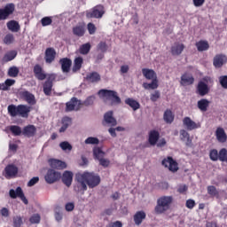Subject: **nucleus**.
Instances as JSON below:
<instances>
[{
    "instance_id": "nucleus-31",
    "label": "nucleus",
    "mask_w": 227,
    "mask_h": 227,
    "mask_svg": "<svg viewBox=\"0 0 227 227\" xmlns=\"http://www.w3.org/2000/svg\"><path fill=\"white\" fill-rule=\"evenodd\" d=\"M195 47H197L199 52H205V51L210 49V44L208 43V41L200 40L195 43Z\"/></svg>"
},
{
    "instance_id": "nucleus-35",
    "label": "nucleus",
    "mask_w": 227,
    "mask_h": 227,
    "mask_svg": "<svg viewBox=\"0 0 227 227\" xmlns=\"http://www.w3.org/2000/svg\"><path fill=\"white\" fill-rule=\"evenodd\" d=\"M125 104H127V106H129V107H131L133 111H137V109L141 107V105L139 104V102L130 98H128L125 99Z\"/></svg>"
},
{
    "instance_id": "nucleus-57",
    "label": "nucleus",
    "mask_w": 227,
    "mask_h": 227,
    "mask_svg": "<svg viewBox=\"0 0 227 227\" xmlns=\"http://www.w3.org/2000/svg\"><path fill=\"white\" fill-rule=\"evenodd\" d=\"M107 43L106 42H100L98 44V51H101V52H107Z\"/></svg>"
},
{
    "instance_id": "nucleus-53",
    "label": "nucleus",
    "mask_w": 227,
    "mask_h": 227,
    "mask_svg": "<svg viewBox=\"0 0 227 227\" xmlns=\"http://www.w3.org/2000/svg\"><path fill=\"white\" fill-rule=\"evenodd\" d=\"M98 162H99V166H102L103 168H109V166L111 165V160L104 157L99 159Z\"/></svg>"
},
{
    "instance_id": "nucleus-30",
    "label": "nucleus",
    "mask_w": 227,
    "mask_h": 227,
    "mask_svg": "<svg viewBox=\"0 0 227 227\" xmlns=\"http://www.w3.org/2000/svg\"><path fill=\"white\" fill-rule=\"evenodd\" d=\"M210 101H208V99L207 98H201L197 102L198 109H200V111H201L202 113H207V111H208Z\"/></svg>"
},
{
    "instance_id": "nucleus-64",
    "label": "nucleus",
    "mask_w": 227,
    "mask_h": 227,
    "mask_svg": "<svg viewBox=\"0 0 227 227\" xmlns=\"http://www.w3.org/2000/svg\"><path fill=\"white\" fill-rule=\"evenodd\" d=\"M107 227H123V223L120 221H116L108 224Z\"/></svg>"
},
{
    "instance_id": "nucleus-4",
    "label": "nucleus",
    "mask_w": 227,
    "mask_h": 227,
    "mask_svg": "<svg viewBox=\"0 0 227 227\" xmlns=\"http://www.w3.org/2000/svg\"><path fill=\"white\" fill-rule=\"evenodd\" d=\"M98 95L100 98H102V100H111L112 105L121 104V98H120V97L118 96V92L114 90L102 89L98 90Z\"/></svg>"
},
{
    "instance_id": "nucleus-32",
    "label": "nucleus",
    "mask_w": 227,
    "mask_h": 227,
    "mask_svg": "<svg viewBox=\"0 0 227 227\" xmlns=\"http://www.w3.org/2000/svg\"><path fill=\"white\" fill-rule=\"evenodd\" d=\"M179 137L181 141H186V146H191L192 145V139H191V135L185 129H181L179 131Z\"/></svg>"
},
{
    "instance_id": "nucleus-46",
    "label": "nucleus",
    "mask_w": 227,
    "mask_h": 227,
    "mask_svg": "<svg viewBox=\"0 0 227 227\" xmlns=\"http://www.w3.org/2000/svg\"><path fill=\"white\" fill-rule=\"evenodd\" d=\"M13 42H15V36L13 35V34H7L4 37V43H5V45H12Z\"/></svg>"
},
{
    "instance_id": "nucleus-52",
    "label": "nucleus",
    "mask_w": 227,
    "mask_h": 227,
    "mask_svg": "<svg viewBox=\"0 0 227 227\" xmlns=\"http://www.w3.org/2000/svg\"><path fill=\"white\" fill-rule=\"evenodd\" d=\"M209 158L211 160H219V153L217 152V150L213 149L210 151L209 153Z\"/></svg>"
},
{
    "instance_id": "nucleus-56",
    "label": "nucleus",
    "mask_w": 227,
    "mask_h": 227,
    "mask_svg": "<svg viewBox=\"0 0 227 227\" xmlns=\"http://www.w3.org/2000/svg\"><path fill=\"white\" fill-rule=\"evenodd\" d=\"M219 82L223 90H227V75L220 76Z\"/></svg>"
},
{
    "instance_id": "nucleus-51",
    "label": "nucleus",
    "mask_w": 227,
    "mask_h": 227,
    "mask_svg": "<svg viewBox=\"0 0 227 227\" xmlns=\"http://www.w3.org/2000/svg\"><path fill=\"white\" fill-rule=\"evenodd\" d=\"M85 145H98L100 143V140H98L95 137H89L85 141Z\"/></svg>"
},
{
    "instance_id": "nucleus-11",
    "label": "nucleus",
    "mask_w": 227,
    "mask_h": 227,
    "mask_svg": "<svg viewBox=\"0 0 227 227\" xmlns=\"http://www.w3.org/2000/svg\"><path fill=\"white\" fill-rule=\"evenodd\" d=\"M82 107V102L77 99V98H72L69 102L66 104V111L70 113V111H79Z\"/></svg>"
},
{
    "instance_id": "nucleus-13",
    "label": "nucleus",
    "mask_w": 227,
    "mask_h": 227,
    "mask_svg": "<svg viewBox=\"0 0 227 227\" xmlns=\"http://www.w3.org/2000/svg\"><path fill=\"white\" fill-rule=\"evenodd\" d=\"M4 173V176L7 180H10V178H15L19 174V168L13 164H9L5 167Z\"/></svg>"
},
{
    "instance_id": "nucleus-48",
    "label": "nucleus",
    "mask_w": 227,
    "mask_h": 227,
    "mask_svg": "<svg viewBox=\"0 0 227 227\" xmlns=\"http://www.w3.org/2000/svg\"><path fill=\"white\" fill-rule=\"evenodd\" d=\"M207 194H209V196H212V198H214L215 196H219V192L217 191V188H215V186L209 185L207 186Z\"/></svg>"
},
{
    "instance_id": "nucleus-61",
    "label": "nucleus",
    "mask_w": 227,
    "mask_h": 227,
    "mask_svg": "<svg viewBox=\"0 0 227 227\" xmlns=\"http://www.w3.org/2000/svg\"><path fill=\"white\" fill-rule=\"evenodd\" d=\"M151 100L152 102H157L159 98H160V92L159 90H155L154 93L151 94Z\"/></svg>"
},
{
    "instance_id": "nucleus-17",
    "label": "nucleus",
    "mask_w": 227,
    "mask_h": 227,
    "mask_svg": "<svg viewBox=\"0 0 227 227\" xmlns=\"http://www.w3.org/2000/svg\"><path fill=\"white\" fill-rule=\"evenodd\" d=\"M59 65H61V70L64 74H68L72 67V59L68 58H63L59 59Z\"/></svg>"
},
{
    "instance_id": "nucleus-55",
    "label": "nucleus",
    "mask_w": 227,
    "mask_h": 227,
    "mask_svg": "<svg viewBox=\"0 0 227 227\" xmlns=\"http://www.w3.org/2000/svg\"><path fill=\"white\" fill-rule=\"evenodd\" d=\"M87 29L89 31V35H95V33H97V27H95V24L91 22L88 23Z\"/></svg>"
},
{
    "instance_id": "nucleus-38",
    "label": "nucleus",
    "mask_w": 227,
    "mask_h": 227,
    "mask_svg": "<svg viewBox=\"0 0 227 227\" xmlns=\"http://www.w3.org/2000/svg\"><path fill=\"white\" fill-rule=\"evenodd\" d=\"M17 58V51H11L4 54L3 57V61L4 63H8L10 61H13L14 59Z\"/></svg>"
},
{
    "instance_id": "nucleus-28",
    "label": "nucleus",
    "mask_w": 227,
    "mask_h": 227,
    "mask_svg": "<svg viewBox=\"0 0 227 227\" xmlns=\"http://www.w3.org/2000/svg\"><path fill=\"white\" fill-rule=\"evenodd\" d=\"M7 28L12 33H19L20 31V24L15 20H12L6 23Z\"/></svg>"
},
{
    "instance_id": "nucleus-18",
    "label": "nucleus",
    "mask_w": 227,
    "mask_h": 227,
    "mask_svg": "<svg viewBox=\"0 0 227 227\" xmlns=\"http://www.w3.org/2000/svg\"><path fill=\"white\" fill-rule=\"evenodd\" d=\"M224 63H227V57L223 54L215 56L213 59V65L215 68H221Z\"/></svg>"
},
{
    "instance_id": "nucleus-21",
    "label": "nucleus",
    "mask_w": 227,
    "mask_h": 227,
    "mask_svg": "<svg viewBox=\"0 0 227 227\" xmlns=\"http://www.w3.org/2000/svg\"><path fill=\"white\" fill-rule=\"evenodd\" d=\"M45 62L51 65L56 59V50L54 48H47L44 56Z\"/></svg>"
},
{
    "instance_id": "nucleus-6",
    "label": "nucleus",
    "mask_w": 227,
    "mask_h": 227,
    "mask_svg": "<svg viewBox=\"0 0 227 227\" xmlns=\"http://www.w3.org/2000/svg\"><path fill=\"white\" fill-rule=\"evenodd\" d=\"M54 81H56V76L54 74H50L47 80L43 84V91L46 97H51L52 95V87L54 86Z\"/></svg>"
},
{
    "instance_id": "nucleus-27",
    "label": "nucleus",
    "mask_w": 227,
    "mask_h": 227,
    "mask_svg": "<svg viewBox=\"0 0 227 227\" xmlns=\"http://www.w3.org/2000/svg\"><path fill=\"white\" fill-rule=\"evenodd\" d=\"M184 49H185V45L184 43H175L171 47L172 56H180V54L184 52Z\"/></svg>"
},
{
    "instance_id": "nucleus-44",
    "label": "nucleus",
    "mask_w": 227,
    "mask_h": 227,
    "mask_svg": "<svg viewBox=\"0 0 227 227\" xmlns=\"http://www.w3.org/2000/svg\"><path fill=\"white\" fill-rule=\"evenodd\" d=\"M19 67L13 66L9 67L8 72H7V75L8 77H19Z\"/></svg>"
},
{
    "instance_id": "nucleus-59",
    "label": "nucleus",
    "mask_w": 227,
    "mask_h": 227,
    "mask_svg": "<svg viewBox=\"0 0 227 227\" xmlns=\"http://www.w3.org/2000/svg\"><path fill=\"white\" fill-rule=\"evenodd\" d=\"M185 207H186V208H189L190 210H192V208L194 207H196V201H194V200H192V199L187 200Z\"/></svg>"
},
{
    "instance_id": "nucleus-5",
    "label": "nucleus",
    "mask_w": 227,
    "mask_h": 227,
    "mask_svg": "<svg viewBox=\"0 0 227 227\" xmlns=\"http://www.w3.org/2000/svg\"><path fill=\"white\" fill-rule=\"evenodd\" d=\"M104 13H106L104 5L98 4L93 7L90 11H87L86 17L87 19H102Z\"/></svg>"
},
{
    "instance_id": "nucleus-45",
    "label": "nucleus",
    "mask_w": 227,
    "mask_h": 227,
    "mask_svg": "<svg viewBox=\"0 0 227 227\" xmlns=\"http://www.w3.org/2000/svg\"><path fill=\"white\" fill-rule=\"evenodd\" d=\"M10 131L13 136H20L22 134V129L17 125L10 126Z\"/></svg>"
},
{
    "instance_id": "nucleus-22",
    "label": "nucleus",
    "mask_w": 227,
    "mask_h": 227,
    "mask_svg": "<svg viewBox=\"0 0 227 227\" xmlns=\"http://www.w3.org/2000/svg\"><path fill=\"white\" fill-rule=\"evenodd\" d=\"M49 164L52 169H65L67 168V163L60 160L51 159L49 160Z\"/></svg>"
},
{
    "instance_id": "nucleus-40",
    "label": "nucleus",
    "mask_w": 227,
    "mask_h": 227,
    "mask_svg": "<svg viewBox=\"0 0 227 227\" xmlns=\"http://www.w3.org/2000/svg\"><path fill=\"white\" fill-rule=\"evenodd\" d=\"M70 125H72V118L67 116L62 118V126L59 129V132H65Z\"/></svg>"
},
{
    "instance_id": "nucleus-1",
    "label": "nucleus",
    "mask_w": 227,
    "mask_h": 227,
    "mask_svg": "<svg viewBox=\"0 0 227 227\" xmlns=\"http://www.w3.org/2000/svg\"><path fill=\"white\" fill-rule=\"evenodd\" d=\"M76 180L80 187V191H88L90 189H95L98 185H100V176L93 172H84L83 174H77ZM87 184V185H86Z\"/></svg>"
},
{
    "instance_id": "nucleus-41",
    "label": "nucleus",
    "mask_w": 227,
    "mask_h": 227,
    "mask_svg": "<svg viewBox=\"0 0 227 227\" xmlns=\"http://www.w3.org/2000/svg\"><path fill=\"white\" fill-rule=\"evenodd\" d=\"M216 137L220 143H226L227 136L223 128L216 129Z\"/></svg>"
},
{
    "instance_id": "nucleus-20",
    "label": "nucleus",
    "mask_w": 227,
    "mask_h": 227,
    "mask_svg": "<svg viewBox=\"0 0 227 227\" xmlns=\"http://www.w3.org/2000/svg\"><path fill=\"white\" fill-rule=\"evenodd\" d=\"M183 125H184L187 130H195V129H200V125L191 120V117H184L183 119Z\"/></svg>"
},
{
    "instance_id": "nucleus-9",
    "label": "nucleus",
    "mask_w": 227,
    "mask_h": 227,
    "mask_svg": "<svg viewBox=\"0 0 227 227\" xmlns=\"http://www.w3.org/2000/svg\"><path fill=\"white\" fill-rule=\"evenodd\" d=\"M9 196L12 200H17V198H20L25 205H27L29 203L27 199L26 198V195H24V192L22 191V188L20 186L17 187L16 190L11 189L9 191Z\"/></svg>"
},
{
    "instance_id": "nucleus-33",
    "label": "nucleus",
    "mask_w": 227,
    "mask_h": 227,
    "mask_svg": "<svg viewBox=\"0 0 227 227\" xmlns=\"http://www.w3.org/2000/svg\"><path fill=\"white\" fill-rule=\"evenodd\" d=\"M85 79L88 82H100L101 77L98 72H92L88 74Z\"/></svg>"
},
{
    "instance_id": "nucleus-3",
    "label": "nucleus",
    "mask_w": 227,
    "mask_h": 227,
    "mask_svg": "<svg viewBox=\"0 0 227 227\" xmlns=\"http://www.w3.org/2000/svg\"><path fill=\"white\" fill-rule=\"evenodd\" d=\"M173 203L172 196H162L157 200V205L154 207L155 214H164L168 212V209L171 207Z\"/></svg>"
},
{
    "instance_id": "nucleus-62",
    "label": "nucleus",
    "mask_w": 227,
    "mask_h": 227,
    "mask_svg": "<svg viewBox=\"0 0 227 227\" xmlns=\"http://www.w3.org/2000/svg\"><path fill=\"white\" fill-rule=\"evenodd\" d=\"M60 148H62L63 150H72V145H70V143L68 142H62L59 144Z\"/></svg>"
},
{
    "instance_id": "nucleus-29",
    "label": "nucleus",
    "mask_w": 227,
    "mask_h": 227,
    "mask_svg": "<svg viewBox=\"0 0 227 227\" xmlns=\"http://www.w3.org/2000/svg\"><path fill=\"white\" fill-rule=\"evenodd\" d=\"M142 74L147 81H153L154 79H157V73H155L153 69L143 68Z\"/></svg>"
},
{
    "instance_id": "nucleus-39",
    "label": "nucleus",
    "mask_w": 227,
    "mask_h": 227,
    "mask_svg": "<svg viewBox=\"0 0 227 227\" xmlns=\"http://www.w3.org/2000/svg\"><path fill=\"white\" fill-rule=\"evenodd\" d=\"M143 88L145 90H157L159 88V80L158 79L152 80V82L150 83L144 82Z\"/></svg>"
},
{
    "instance_id": "nucleus-54",
    "label": "nucleus",
    "mask_w": 227,
    "mask_h": 227,
    "mask_svg": "<svg viewBox=\"0 0 227 227\" xmlns=\"http://www.w3.org/2000/svg\"><path fill=\"white\" fill-rule=\"evenodd\" d=\"M41 24L43 27L51 26L52 24V19L51 17H44L41 20Z\"/></svg>"
},
{
    "instance_id": "nucleus-7",
    "label": "nucleus",
    "mask_w": 227,
    "mask_h": 227,
    "mask_svg": "<svg viewBox=\"0 0 227 227\" xmlns=\"http://www.w3.org/2000/svg\"><path fill=\"white\" fill-rule=\"evenodd\" d=\"M44 180L48 184H56V182L61 180V174L54 168H50L44 176Z\"/></svg>"
},
{
    "instance_id": "nucleus-10",
    "label": "nucleus",
    "mask_w": 227,
    "mask_h": 227,
    "mask_svg": "<svg viewBox=\"0 0 227 227\" xmlns=\"http://www.w3.org/2000/svg\"><path fill=\"white\" fill-rule=\"evenodd\" d=\"M161 165L164 166V168H168V169H169L172 173H176V171H178V163L171 156H168L167 158L163 159Z\"/></svg>"
},
{
    "instance_id": "nucleus-24",
    "label": "nucleus",
    "mask_w": 227,
    "mask_h": 227,
    "mask_svg": "<svg viewBox=\"0 0 227 227\" xmlns=\"http://www.w3.org/2000/svg\"><path fill=\"white\" fill-rule=\"evenodd\" d=\"M60 178H62V182L67 187H70V185H72V181L74 180V173L66 170Z\"/></svg>"
},
{
    "instance_id": "nucleus-34",
    "label": "nucleus",
    "mask_w": 227,
    "mask_h": 227,
    "mask_svg": "<svg viewBox=\"0 0 227 227\" xmlns=\"http://www.w3.org/2000/svg\"><path fill=\"white\" fill-rule=\"evenodd\" d=\"M181 84L183 86H191V84H194V77L191 74H184L181 76Z\"/></svg>"
},
{
    "instance_id": "nucleus-19",
    "label": "nucleus",
    "mask_w": 227,
    "mask_h": 227,
    "mask_svg": "<svg viewBox=\"0 0 227 227\" xmlns=\"http://www.w3.org/2000/svg\"><path fill=\"white\" fill-rule=\"evenodd\" d=\"M210 91V88L208 85L205 83V82H200L197 86V93L200 97H205V95H208Z\"/></svg>"
},
{
    "instance_id": "nucleus-8",
    "label": "nucleus",
    "mask_w": 227,
    "mask_h": 227,
    "mask_svg": "<svg viewBox=\"0 0 227 227\" xmlns=\"http://www.w3.org/2000/svg\"><path fill=\"white\" fill-rule=\"evenodd\" d=\"M14 12L15 4H7L3 9H0V20H6Z\"/></svg>"
},
{
    "instance_id": "nucleus-16",
    "label": "nucleus",
    "mask_w": 227,
    "mask_h": 227,
    "mask_svg": "<svg viewBox=\"0 0 227 227\" xmlns=\"http://www.w3.org/2000/svg\"><path fill=\"white\" fill-rule=\"evenodd\" d=\"M22 134L25 137H35L36 136V126L33 124L25 126L22 129Z\"/></svg>"
},
{
    "instance_id": "nucleus-12",
    "label": "nucleus",
    "mask_w": 227,
    "mask_h": 227,
    "mask_svg": "<svg viewBox=\"0 0 227 227\" xmlns=\"http://www.w3.org/2000/svg\"><path fill=\"white\" fill-rule=\"evenodd\" d=\"M20 98L25 100V102L28 103L29 106H35L36 105V98L33 95V93L27 90H21L19 92Z\"/></svg>"
},
{
    "instance_id": "nucleus-2",
    "label": "nucleus",
    "mask_w": 227,
    "mask_h": 227,
    "mask_svg": "<svg viewBox=\"0 0 227 227\" xmlns=\"http://www.w3.org/2000/svg\"><path fill=\"white\" fill-rule=\"evenodd\" d=\"M7 111L12 118L15 116H20L21 118H29V113H31V106L27 105H9Z\"/></svg>"
},
{
    "instance_id": "nucleus-42",
    "label": "nucleus",
    "mask_w": 227,
    "mask_h": 227,
    "mask_svg": "<svg viewBox=\"0 0 227 227\" xmlns=\"http://www.w3.org/2000/svg\"><path fill=\"white\" fill-rule=\"evenodd\" d=\"M106 155V153L102 151V148L100 147H94L93 148V157L96 160H99V159L104 158Z\"/></svg>"
},
{
    "instance_id": "nucleus-25",
    "label": "nucleus",
    "mask_w": 227,
    "mask_h": 227,
    "mask_svg": "<svg viewBox=\"0 0 227 227\" xmlns=\"http://www.w3.org/2000/svg\"><path fill=\"white\" fill-rule=\"evenodd\" d=\"M85 33L86 26H84V24L82 23H79L73 27V35H74V36H78L79 38H81L83 35H85Z\"/></svg>"
},
{
    "instance_id": "nucleus-50",
    "label": "nucleus",
    "mask_w": 227,
    "mask_h": 227,
    "mask_svg": "<svg viewBox=\"0 0 227 227\" xmlns=\"http://www.w3.org/2000/svg\"><path fill=\"white\" fill-rule=\"evenodd\" d=\"M13 227H21L23 224L22 216L16 215L12 218Z\"/></svg>"
},
{
    "instance_id": "nucleus-60",
    "label": "nucleus",
    "mask_w": 227,
    "mask_h": 227,
    "mask_svg": "<svg viewBox=\"0 0 227 227\" xmlns=\"http://www.w3.org/2000/svg\"><path fill=\"white\" fill-rule=\"evenodd\" d=\"M40 182V177L35 176L32 179H30L27 183V187H33V185H36Z\"/></svg>"
},
{
    "instance_id": "nucleus-37",
    "label": "nucleus",
    "mask_w": 227,
    "mask_h": 227,
    "mask_svg": "<svg viewBox=\"0 0 227 227\" xmlns=\"http://www.w3.org/2000/svg\"><path fill=\"white\" fill-rule=\"evenodd\" d=\"M163 120L164 121H166L167 123L171 124L172 121H175V114H173V112L169 109H167L164 112L163 114Z\"/></svg>"
},
{
    "instance_id": "nucleus-47",
    "label": "nucleus",
    "mask_w": 227,
    "mask_h": 227,
    "mask_svg": "<svg viewBox=\"0 0 227 227\" xmlns=\"http://www.w3.org/2000/svg\"><path fill=\"white\" fill-rule=\"evenodd\" d=\"M95 96H90L88 97L82 103V107L84 106L85 107H90V106H93L95 102Z\"/></svg>"
},
{
    "instance_id": "nucleus-63",
    "label": "nucleus",
    "mask_w": 227,
    "mask_h": 227,
    "mask_svg": "<svg viewBox=\"0 0 227 227\" xmlns=\"http://www.w3.org/2000/svg\"><path fill=\"white\" fill-rule=\"evenodd\" d=\"M4 83H5V86H7V89L10 90V87H12V86H13V84H15V80L7 79V80H5Z\"/></svg>"
},
{
    "instance_id": "nucleus-23",
    "label": "nucleus",
    "mask_w": 227,
    "mask_h": 227,
    "mask_svg": "<svg viewBox=\"0 0 227 227\" xmlns=\"http://www.w3.org/2000/svg\"><path fill=\"white\" fill-rule=\"evenodd\" d=\"M160 137V133H159V131L153 129L149 132V144L152 146H155V145H157V143L159 142V139Z\"/></svg>"
},
{
    "instance_id": "nucleus-58",
    "label": "nucleus",
    "mask_w": 227,
    "mask_h": 227,
    "mask_svg": "<svg viewBox=\"0 0 227 227\" xmlns=\"http://www.w3.org/2000/svg\"><path fill=\"white\" fill-rule=\"evenodd\" d=\"M40 220L41 217L38 214H35L29 218L31 224H38L40 223Z\"/></svg>"
},
{
    "instance_id": "nucleus-26",
    "label": "nucleus",
    "mask_w": 227,
    "mask_h": 227,
    "mask_svg": "<svg viewBox=\"0 0 227 227\" xmlns=\"http://www.w3.org/2000/svg\"><path fill=\"white\" fill-rule=\"evenodd\" d=\"M145 219H146V213L145 211H137L133 216V221L137 226H141Z\"/></svg>"
},
{
    "instance_id": "nucleus-49",
    "label": "nucleus",
    "mask_w": 227,
    "mask_h": 227,
    "mask_svg": "<svg viewBox=\"0 0 227 227\" xmlns=\"http://www.w3.org/2000/svg\"><path fill=\"white\" fill-rule=\"evenodd\" d=\"M219 160H221V162L227 163V150H226V148H223L219 151Z\"/></svg>"
},
{
    "instance_id": "nucleus-36",
    "label": "nucleus",
    "mask_w": 227,
    "mask_h": 227,
    "mask_svg": "<svg viewBox=\"0 0 227 227\" xmlns=\"http://www.w3.org/2000/svg\"><path fill=\"white\" fill-rule=\"evenodd\" d=\"M82 63H84L82 57H76L74 60L73 72H79L82 68Z\"/></svg>"
},
{
    "instance_id": "nucleus-43",
    "label": "nucleus",
    "mask_w": 227,
    "mask_h": 227,
    "mask_svg": "<svg viewBox=\"0 0 227 227\" xmlns=\"http://www.w3.org/2000/svg\"><path fill=\"white\" fill-rule=\"evenodd\" d=\"M90 51H91V44L90 43L82 44L79 48V52L83 56L90 54Z\"/></svg>"
},
{
    "instance_id": "nucleus-15",
    "label": "nucleus",
    "mask_w": 227,
    "mask_h": 227,
    "mask_svg": "<svg viewBox=\"0 0 227 227\" xmlns=\"http://www.w3.org/2000/svg\"><path fill=\"white\" fill-rule=\"evenodd\" d=\"M33 72L35 79L38 81H45V79H47V74H45V71H43V68L40 64H36L34 67Z\"/></svg>"
},
{
    "instance_id": "nucleus-14",
    "label": "nucleus",
    "mask_w": 227,
    "mask_h": 227,
    "mask_svg": "<svg viewBox=\"0 0 227 227\" xmlns=\"http://www.w3.org/2000/svg\"><path fill=\"white\" fill-rule=\"evenodd\" d=\"M103 125H108L109 127H116V125H118L116 119L113 116V111L105 114Z\"/></svg>"
}]
</instances>
